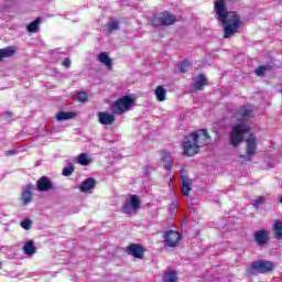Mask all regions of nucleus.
<instances>
[{"instance_id":"21","label":"nucleus","mask_w":282,"mask_h":282,"mask_svg":"<svg viewBox=\"0 0 282 282\" xmlns=\"http://www.w3.org/2000/svg\"><path fill=\"white\" fill-rule=\"evenodd\" d=\"M166 94L167 91L164 86H156V88L154 89V95L159 102H164V100H166Z\"/></svg>"},{"instance_id":"40","label":"nucleus","mask_w":282,"mask_h":282,"mask_svg":"<svg viewBox=\"0 0 282 282\" xmlns=\"http://www.w3.org/2000/svg\"><path fill=\"white\" fill-rule=\"evenodd\" d=\"M2 265H3V262L0 261V270H1Z\"/></svg>"},{"instance_id":"26","label":"nucleus","mask_w":282,"mask_h":282,"mask_svg":"<svg viewBox=\"0 0 282 282\" xmlns=\"http://www.w3.org/2000/svg\"><path fill=\"white\" fill-rule=\"evenodd\" d=\"M77 160L80 166H89V164H91V159L87 153H80Z\"/></svg>"},{"instance_id":"41","label":"nucleus","mask_w":282,"mask_h":282,"mask_svg":"<svg viewBox=\"0 0 282 282\" xmlns=\"http://www.w3.org/2000/svg\"><path fill=\"white\" fill-rule=\"evenodd\" d=\"M280 204L282 205V196H281V198H280Z\"/></svg>"},{"instance_id":"7","label":"nucleus","mask_w":282,"mask_h":282,"mask_svg":"<svg viewBox=\"0 0 282 282\" xmlns=\"http://www.w3.org/2000/svg\"><path fill=\"white\" fill-rule=\"evenodd\" d=\"M177 21V18L169 12H161L156 15H154L151 19V24L154 28H160L161 25L169 26L173 25Z\"/></svg>"},{"instance_id":"23","label":"nucleus","mask_w":282,"mask_h":282,"mask_svg":"<svg viewBox=\"0 0 282 282\" xmlns=\"http://www.w3.org/2000/svg\"><path fill=\"white\" fill-rule=\"evenodd\" d=\"M14 54H17V50L12 47L0 48V63L3 58H10V56H14Z\"/></svg>"},{"instance_id":"17","label":"nucleus","mask_w":282,"mask_h":282,"mask_svg":"<svg viewBox=\"0 0 282 282\" xmlns=\"http://www.w3.org/2000/svg\"><path fill=\"white\" fill-rule=\"evenodd\" d=\"M208 86V78H206V75L199 74L196 77H194V89H197L198 91H202L204 87Z\"/></svg>"},{"instance_id":"32","label":"nucleus","mask_w":282,"mask_h":282,"mask_svg":"<svg viewBox=\"0 0 282 282\" xmlns=\"http://www.w3.org/2000/svg\"><path fill=\"white\" fill-rule=\"evenodd\" d=\"M188 67H191V62H188V61H183L182 63H181V66H180V72H181V74H186V72H188Z\"/></svg>"},{"instance_id":"1","label":"nucleus","mask_w":282,"mask_h":282,"mask_svg":"<svg viewBox=\"0 0 282 282\" xmlns=\"http://www.w3.org/2000/svg\"><path fill=\"white\" fill-rule=\"evenodd\" d=\"M214 12L224 26V39H230L239 32V28L243 25V20L237 11H228L226 7V0H215L214 1Z\"/></svg>"},{"instance_id":"31","label":"nucleus","mask_w":282,"mask_h":282,"mask_svg":"<svg viewBox=\"0 0 282 282\" xmlns=\"http://www.w3.org/2000/svg\"><path fill=\"white\" fill-rule=\"evenodd\" d=\"M265 204V198L263 196H257L253 202V208L259 210V206H263Z\"/></svg>"},{"instance_id":"6","label":"nucleus","mask_w":282,"mask_h":282,"mask_svg":"<svg viewBox=\"0 0 282 282\" xmlns=\"http://www.w3.org/2000/svg\"><path fill=\"white\" fill-rule=\"evenodd\" d=\"M142 207V200L135 194L130 195V199H127L121 207L122 213L126 215H138V212Z\"/></svg>"},{"instance_id":"33","label":"nucleus","mask_w":282,"mask_h":282,"mask_svg":"<svg viewBox=\"0 0 282 282\" xmlns=\"http://www.w3.org/2000/svg\"><path fill=\"white\" fill-rule=\"evenodd\" d=\"M77 100L78 102H87L89 100V96L85 91H80L77 94Z\"/></svg>"},{"instance_id":"18","label":"nucleus","mask_w":282,"mask_h":282,"mask_svg":"<svg viewBox=\"0 0 282 282\" xmlns=\"http://www.w3.org/2000/svg\"><path fill=\"white\" fill-rule=\"evenodd\" d=\"M161 160L164 163L163 166L166 171H171L173 169L174 161L173 158L171 156V152L163 150Z\"/></svg>"},{"instance_id":"15","label":"nucleus","mask_w":282,"mask_h":282,"mask_svg":"<svg viewBox=\"0 0 282 282\" xmlns=\"http://www.w3.org/2000/svg\"><path fill=\"white\" fill-rule=\"evenodd\" d=\"M34 187L32 184L25 186L21 194V202L23 206H28V204L32 203V197H34Z\"/></svg>"},{"instance_id":"10","label":"nucleus","mask_w":282,"mask_h":282,"mask_svg":"<svg viewBox=\"0 0 282 282\" xmlns=\"http://www.w3.org/2000/svg\"><path fill=\"white\" fill-rule=\"evenodd\" d=\"M144 252H147V250L140 243H130L127 247V253L134 257V259H144Z\"/></svg>"},{"instance_id":"35","label":"nucleus","mask_w":282,"mask_h":282,"mask_svg":"<svg viewBox=\"0 0 282 282\" xmlns=\"http://www.w3.org/2000/svg\"><path fill=\"white\" fill-rule=\"evenodd\" d=\"M63 67H66V69H69L72 67V59L69 57H65L62 62Z\"/></svg>"},{"instance_id":"11","label":"nucleus","mask_w":282,"mask_h":282,"mask_svg":"<svg viewBox=\"0 0 282 282\" xmlns=\"http://www.w3.org/2000/svg\"><path fill=\"white\" fill-rule=\"evenodd\" d=\"M36 187L40 193H47L48 191H52L54 188V183H52V180L47 176H41L36 181Z\"/></svg>"},{"instance_id":"28","label":"nucleus","mask_w":282,"mask_h":282,"mask_svg":"<svg viewBox=\"0 0 282 282\" xmlns=\"http://www.w3.org/2000/svg\"><path fill=\"white\" fill-rule=\"evenodd\" d=\"M164 282H177V273L175 271L166 272Z\"/></svg>"},{"instance_id":"39","label":"nucleus","mask_w":282,"mask_h":282,"mask_svg":"<svg viewBox=\"0 0 282 282\" xmlns=\"http://www.w3.org/2000/svg\"><path fill=\"white\" fill-rule=\"evenodd\" d=\"M6 118H12V112H6Z\"/></svg>"},{"instance_id":"34","label":"nucleus","mask_w":282,"mask_h":282,"mask_svg":"<svg viewBox=\"0 0 282 282\" xmlns=\"http://www.w3.org/2000/svg\"><path fill=\"white\" fill-rule=\"evenodd\" d=\"M20 226H21V228H23L24 230H30V228H32V220H30V219H24L23 221H21Z\"/></svg>"},{"instance_id":"30","label":"nucleus","mask_w":282,"mask_h":282,"mask_svg":"<svg viewBox=\"0 0 282 282\" xmlns=\"http://www.w3.org/2000/svg\"><path fill=\"white\" fill-rule=\"evenodd\" d=\"M74 171H76V167H74V165H68L63 169L62 175H64V177H69V175H72Z\"/></svg>"},{"instance_id":"38","label":"nucleus","mask_w":282,"mask_h":282,"mask_svg":"<svg viewBox=\"0 0 282 282\" xmlns=\"http://www.w3.org/2000/svg\"><path fill=\"white\" fill-rule=\"evenodd\" d=\"M15 151L14 150H9L6 152V155H14Z\"/></svg>"},{"instance_id":"37","label":"nucleus","mask_w":282,"mask_h":282,"mask_svg":"<svg viewBox=\"0 0 282 282\" xmlns=\"http://www.w3.org/2000/svg\"><path fill=\"white\" fill-rule=\"evenodd\" d=\"M262 67H264V72H270V69H272V66L270 65H264Z\"/></svg>"},{"instance_id":"3","label":"nucleus","mask_w":282,"mask_h":282,"mask_svg":"<svg viewBox=\"0 0 282 282\" xmlns=\"http://www.w3.org/2000/svg\"><path fill=\"white\" fill-rule=\"evenodd\" d=\"M132 105H135V99L131 97V95H126L116 100L110 109L113 116H122V113H126V111L131 109Z\"/></svg>"},{"instance_id":"13","label":"nucleus","mask_w":282,"mask_h":282,"mask_svg":"<svg viewBox=\"0 0 282 282\" xmlns=\"http://www.w3.org/2000/svg\"><path fill=\"white\" fill-rule=\"evenodd\" d=\"M253 240L257 246H265L270 241V231L267 229H260L253 234Z\"/></svg>"},{"instance_id":"4","label":"nucleus","mask_w":282,"mask_h":282,"mask_svg":"<svg viewBox=\"0 0 282 282\" xmlns=\"http://www.w3.org/2000/svg\"><path fill=\"white\" fill-rule=\"evenodd\" d=\"M251 128L246 124L238 123L234 126L230 133V143L232 147L237 148L241 142H243V138L246 133H250Z\"/></svg>"},{"instance_id":"9","label":"nucleus","mask_w":282,"mask_h":282,"mask_svg":"<svg viewBox=\"0 0 282 282\" xmlns=\"http://www.w3.org/2000/svg\"><path fill=\"white\" fill-rule=\"evenodd\" d=\"M164 240L167 248H177V246H180V241H182V235L173 229H170L165 232Z\"/></svg>"},{"instance_id":"16","label":"nucleus","mask_w":282,"mask_h":282,"mask_svg":"<svg viewBox=\"0 0 282 282\" xmlns=\"http://www.w3.org/2000/svg\"><path fill=\"white\" fill-rule=\"evenodd\" d=\"M98 122H100V124H105V126H111L113 124V122H116V115H111L109 112H98Z\"/></svg>"},{"instance_id":"22","label":"nucleus","mask_w":282,"mask_h":282,"mask_svg":"<svg viewBox=\"0 0 282 282\" xmlns=\"http://www.w3.org/2000/svg\"><path fill=\"white\" fill-rule=\"evenodd\" d=\"M23 252H24V254H28L29 257H32V254H36V247L34 246L33 240H29L24 243Z\"/></svg>"},{"instance_id":"2","label":"nucleus","mask_w":282,"mask_h":282,"mask_svg":"<svg viewBox=\"0 0 282 282\" xmlns=\"http://www.w3.org/2000/svg\"><path fill=\"white\" fill-rule=\"evenodd\" d=\"M210 134L206 129H199L191 132L185 135L183 142V155L187 158H193L199 153L202 147H208V143L212 142Z\"/></svg>"},{"instance_id":"12","label":"nucleus","mask_w":282,"mask_h":282,"mask_svg":"<svg viewBox=\"0 0 282 282\" xmlns=\"http://www.w3.org/2000/svg\"><path fill=\"white\" fill-rule=\"evenodd\" d=\"M181 192L185 197H188L191 195V191H193V180H191L187 175H184V170L181 171Z\"/></svg>"},{"instance_id":"19","label":"nucleus","mask_w":282,"mask_h":282,"mask_svg":"<svg viewBox=\"0 0 282 282\" xmlns=\"http://www.w3.org/2000/svg\"><path fill=\"white\" fill-rule=\"evenodd\" d=\"M91 188H96V180L94 177L86 178L79 186L82 193H87Z\"/></svg>"},{"instance_id":"25","label":"nucleus","mask_w":282,"mask_h":282,"mask_svg":"<svg viewBox=\"0 0 282 282\" xmlns=\"http://www.w3.org/2000/svg\"><path fill=\"white\" fill-rule=\"evenodd\" d=\"M76 112H65V111H59L56 115V120H58V122L63 121V120H72V118H76Z\"/></svg>"},{"instance_id":"42","label":"nucleus","mask_w":282,"mask_h":282,"mask_svg":"<svg viewBox=\"0 0 282 282\" xmlns=\"http://www.w3.org/2000/svg\"><path fill=\"white\" fill-rule=\"evenodd\" d=\"M280 94H282V89L280 90Z\"/></svg>"},{"instance_id":"29","label":"nucleus","mask_w":282,"mask_h":282,"mask_svg":"<svg viewBox=\"0 0 282 282\" xmlns=\"http://www.w3.org/2000/svg\"><path fill=\"white\" fill-rule=\"evenodd\" d=\"M116 30H120V22H118V20L108 23V32H113Z\"/></svg>"},{"instance_id":"5","label":"nucleus","mask_w":282,"mask_h":282,"mask_svg":"<svg viewBox=\"0 0 282 282\" xmlns=\"http://www.w3.org/2000/svg\"><path fill=\"white\" fill-rule=\"evenodd\" d=\"M246 154H241L239 158L243 162H252V158L257 155V149L259 147V142L257 140V137L254 134H250L249 138L246 139Z\"/></svg>"},{"instance_id":"24","label":"nucleus","mask_w":282,"mask_h":282,"mask_svg":"<svg viewBox=\"0 0 282 282\" xmlns=\"http://www.w3.org/2000/svg\"><path fill=\"white\" fill-rule=\"evenodd\" d=\"M273 235L278 241H281L282 239V221L281 220H274Z\"/></svg>"},{"instance_id":"14","label":"nucleus","mask_w":282,"mask_h":282,"mask_svg":"<svg viewBox=\"0 0 282 282\" xmlns=\"http://www.w3.org/2000/svg\"><path fill=\"white\" fill-rule=\"evenodd\" d=\"M236 116L239 122L248 120L252 118V108H250V105H243L237 110Z\"/></svg>"},{"instance_id":"20","label":"nucleus","mask_w":282,"mask_h":282,"mask_svg":"<svg viewBox=\"0 0 282 282\" xmlns=\"http://www.w3.org/2000/svg\"><path fill=\"white\" fill-rule=\"evenodd\" d=\"M99 63H102V65H106L108 69H111L113 67V62L109 57V54L102 52L98 55Z\"/></svg>"},{"instance_id":"8","label":"nucleus","mask_w":282,"mask_h":282,"mask_svg":"<svg viewBox=\"0 0 282 282\" xmlns=\"http://www.w3.org/2000/svg\"><path fill=\"white\" fill-rule=\"evenodd\" d=\"M274 262L265 261V260H258L251 263V270L259 272L260 274H265L267 272H272L274 270Z\"/></svg>"},{"instance_id":"36","label":"nucleus","mask_w":282,"mask_h":282,"mask_svg":"<svg viewBox=\"0 0 282 282\" xmlns=\"http://www.w3.org/2000/svg\"><path fill=\"white\" fill-rule=\"evenodd\" d=\"M256 74H257V76H265V67L259 66V67L256 69Z\"/></svg>"},{"instance_id":"27","label":"nucleus","mask_w":282,"mask_h":282,"mask_svg":"<svg viewBox=\"0 0 282 282\" xmlns=\"http://www.w3.org/2000/svg\"><path fill=\"white\" fill-rule=\"evenodd\" d=\"M40 24H41V18L35 19L33 22L28 24L26 26L28 32H32L33 34H36V32H39Z\"/></svg>"}]
</instances>
